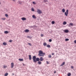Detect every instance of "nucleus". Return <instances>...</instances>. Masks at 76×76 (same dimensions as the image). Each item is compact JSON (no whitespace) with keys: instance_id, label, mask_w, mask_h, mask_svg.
Listing matches in <instances>:
<instances>
[{"instance_id":"nucleus-1","label":"nucleus","mask_w":76,"mask_h":76,"mask_svg":"<svg viewBox=\"0 0 76 76\" xmlns=\"http://www.w3.org/2000/svg\"><path fill=\"white\" fill-rule=\"evenodd\" d=\"M32 59L34 63H37V61H39V58H36V56H34L33 57Z\"/></svg>"},{"instance_id":"nucleus-2","label":"nucleus","mask_w":76,"mask_h":76,"mask_svg":"<svg viewBox=\"0 0 76 76\" xmlns=\"http://www.w3.org/2000/svg\"><path fill=\"white\" fill-rule=\"evenodd\" d=\"M43 51L41 50H39V53L38 54L39 56H42V57H43L44 55H42V54Z\"/></svg>"},{"instance_id":"nucleus-3","label":"nucleus","mask_w":76,"mask_h":76,"mask_svg":"<svg viewBox=\"0 0 76 76\" xmlns=\"http://www.w3.org/2000/svg\"><path fill=\"white\" fill-rule=\"evenodd\" d=\"M69 13V10H67L66 11V12H65V15L66 16H67V15H68V14Z\"/></svg>"},{"instance_id":"nucleus-4","label":"nucleus","mask_w":76,"mask_h":76,"mask_svg":"<svg viewBox=\"0 0 76 76\" xmlns=\"http://www.w3.org/2000/svg\"><path fill=\"white\" fill-rule=\"evenodd\" d=\"M37 12L38 14H41V13H42V11L41 10L39 9L37 10Z\"/></svg>"},{"instance_id":"nucleus-5","label":"nucleus","mask_w":76,"mask_h":76,"mask_svg":"<svg viewBox=\"0 0 76 76\" xmlns=\"http://www.w3.org/2000/svg\"><path fill=\"white\" fill-rule=\"evenodd\" d=\"M11 68H13L14 67V64L13 63H11Z\"/></svg>"},{"instance_id":"nucleus-6","label":"nucleus","mask_w":76,"mask_h":76,"mask_svg":"<svg viewBox=\"0 0 76 76\" xmlns=\"http://www.w3.org/2000/svg\"><path fill=\"white\" fill-rule=\"evenodd\" d=\"M28 56L29 57V60H31L32 59V57L31 56V55H30Z\"/></svg>"},{"instance_id":"nucleus-7","label":"nucleus","mask_w":76,"mask_h":76,"mask_svg":"<svg viewBox=\"0 0 76 76\" xmlns=\"http://www.w3.org/2000/svg\"><path fill=\"white\" fill-rule=\"evenodd\" d=\"M32 17L33 18H34V19H37V17L35 16V15H33L32 16Z\"/></svg>"},{"instance_id":"nucleus-8","label":"nucleus","mask_w":76,"mask_h":76,"mask_svg":"<svg viewBox=\"0 0 76 76\" xmlns=\"http://www.w3.org/2000/svg\"><path fill=\"white\" fill-rule=\"evenodd\" d=\"M43 60H44V59L43 58H42V57H41L40 58V61H42Z\"/></svg>"},{"instance_id":"nucleus-9","label":"nucleus","mask_w":76,"mask_h":76,"mask_svg":"<svg viewBox=\"0 0 76 76\" xmlns=\"http://www.w3.org/2000/svg\"><path fill=\"white\" fill-rule=\"evenodd\" d=\"M65 64V62H63L62 64H61L60 66H63V65H64V64Z\"/></svg>"},{"instance_id":"nucleus-10","label":"nucleus","mask_w":76,"mask_h":76,"mask_svg":"<svg viewBox=\"0 0 76 76\" xmlns=\"http://www.w3.org/2000/svg\"><path fill=\"white\" fill-rule=\"evenodd\" d=\"M21 19L22 20H26V18H25L23 17L21 18Z\"/></svg>"},{"instance_id":"nucleus-11","label":"nucleus","mask_w":76,"mask_h":76,"mask_svg":"<svg viewBox=\"0 0 76 76\" xmlns=\"http://www.w3.org/2000/svg\"><path fill=\"white\" fill-rule=\"evenodd\" d=\"M68 26H73V24L72 23H70L68 25Z\"/></svg>"},{"instance_id":"nucleus-12","label":"nucleus","mask_w":76,"mask_h":76,"mask_svg":"<svg viewBox=\"0 0 76 76\" xmlns=\"http://www.w3.org/2000/svg\"><path fill=\"white\" fill-rule=\"evenodd\" d=\"M29 31V30L28 29H26L25 31V32H28Z\"/></svg>"},{"instance_id":"nucleus-13","label":"nucleus","mask_w":76,"mask_h":76,"mask_svg":"<svg viewBox=\"0 0 76 76\" xmlns=\"http://www.w3.org/2000/svg\"><path fill=\"white\" fill-rule=\"evenodd\" d=\"M47 44L46 42H44L43 43V45L45 47V46H46L47 45Z\"/></svg>"},{"instance_id":"nucleus-14","label":"nucleus","mask_w":76,"mask_h":76,"mask_svg":"<svg viewBox=\"0 0 76 76\" xmlns=\"http://www.w3.org/2000/svg\"><path fill=\"white\" fill-rule=\"evenodd\" d=\"M64 32L66 33H68V32H69V30H65L64 31Z\"/></svg>"},{"instance_id":"nucleus-15","label":"nucleus","mask_w":76,"mask_h":76,"mask_svg":"<svg viewBox=\"0 0 76 76\" xmlns=\"http://www.w3.org/2000/svg\"><path fill=\"white\" fill-rule=\"evenodd\" d=\"M4 34H9V32L7 31H5L4 32Z\"/></svg>"},{"instance_id":"nucleus-16","label":"nucleus","mask_w":76,"mask_h":76,"mask_svg":"<svg viewBox=\"0 0 76 76\" xmlns=\"http://www.w3.org/2000/svg\"><path fill=\"white\" fill-rule=\"evenodd\" d=\"M66 24H67V22L66 21H64L63 23V25H66Z\"/></svg>"},{"instance_id":"nucleus-17","label":"nucleus","mask_w":76,"mask_h":76,"mask_svg":"<svg viewBox=\"0 0 76 76\" xmlns=\"http://www.w3.org/2000/svg\"><path fill=\"white\" fill-rule=\"evenodd\" d=\"M62 12L63 13H64V12H65V9H64V8L62 10Z\"/></svg>"},{"instance_id":"nucleus-18","label":"nucleus","mask_w":76,"mask_h":76,"mask_svg":"<svg viewBox=\"0 0 76 76\" xmlns=\"http://www.w3.org/2000/svg\"><path fill=\"white\" fill-rule=\"evenodd\" d=\"M50 45H48L47 46V47H48V48H50Z\"/></svg>"},{"instance_id":"nucleus-19","label":"nucleus","mask_w":76,"mask_h":76,"mask_svg":"<svg viewBox=\"0 0 76 76\" xmlns=\"http://www.w3.org/2000/svg\"><path fill=\"white\" fill-rule=\"evenodd\" d=\"M19 61H23V59H19Z\"/></svg>"},{"instance_id":"nucleus-20","label":"nucleus","mask_w":76,"mask_h":76,"mask_svg":"<svg viewBox=\"0 0 76 76\" xmlns=\"http://www.w3.org/2000/svg\"><path fill=\"white\" fill-rule=\"evenodd\" d=\"M67 76H71V73H69L68 74H67Z\"/></svg>"},{"instance_id":"nucleus-21","label":"nucleus","mask_w":76,"mask_h":76,"mask_svg":"<svg viewBox=\"0 0 76 76\" xmlns=\"http://www.w3.org/2000/svg\"><path fill=\"white\" fill-rule=\"evenodd\" d=\"M38 64H41V62L40 61H39V62H38Z\"/></svg>"},{"instance_id":"nucleus-22","label":"nucleus","mask_w":76,"mask_h":76,"mask_svg":"<svg viewBox=\"0 0 76 76\" xmlns=\"http://www.w3.org/2000/svg\"><path fill=\"white\" fill-rule=\"evenodd\" d=\"M8 73H6L4 75V76H7L8 75Z\"/></svg>"},{"instance_id":"nucleus-23","label":"nucleus","mask_w":76,"mask_h":76,"mask_svg":"<svg viewBox=\"0 0 76 76\" xmlns=\"http://www.w3.org/2000/svg\"><path fill=\"white\" fill-rule=\"evenodd\" d=\"M6 43L5 42H4L3 44V45H6Z\"/></svg>"},{"instance_id":"nucleus-24","label":"nucleus","mask_w":76,"mask_h":76,"mask_svg":"<svg viewBox=\"0 0 76 76\" xmlns=\"http://www.w3.org/2000/svg\"><path fill=\"white\" fill-rule=\"evenodd\" d=\"M28 44L30 46H32V44L31 43H28Z\"/></svg>"},{"instance_id":"nucleus-25","label":"nucleus","mask_w":76,"mask_h":76,"mask_svg":"<svg viewBox=\"0 0 76 76\" xmlns=\"http://www.w3.org/2000/svg\"><path fill=\"white\" fill-rule=\"evenodd\" d=\"M48 57L49 58H51V55H48Z\"/></svg>"},{"instance_id":"nucleus-26","label":"nucleus","mask_w":76,"mask_h":76,"mask_svg":"<svg viewBox=\"0 0 76 76\" xmlns=\"http://www.w3.org/2000/svg\"><path fill=\"white\" fill-rule=\"evenodd\" d=\"M31 11H32V12H34V9L33 8H31Z\"/></svg>"},{"instance_id":"nucleus-27","label":"nucleus","mask_w":76,"mask_h":76,"mask_svg":"<svg viewBox=\"0 0 76 76\" xmlns=\"http://www.w3.org/2000/svg\"><path fill=\"white\" fill-rule=\"evenodd\" d=\"M69 39H65V40L66 41H69Z\"/></svg>"},{"instance_id":"nucleus-28","label":"nucleus","mask_w":76,"mask_h":76,"mask_svg":"<svg viewBox=\"0 0 76 76\" xmlns=\"http://www.w3.org/2000/svg\"><path fill=\"white\" fill-rule=\"evenodd\" d=\"M55 23V22H54V21H52V24H54Z\"/></svg>"},{"instance_id":"nucleus-29","label":"nucleus","mask_w":76,"mask_h":76,"mask_svg":"<svg viewBox=\"0 0 76 76\" xmlns=\"http://www.w3.org/2000/svg\"><path fill=\"white\" fill-rule=\"evenodd\" d=\"M2 20H5L6 19V18H1Z\"/></svg>"},{"instance_id":"nucleus-30","label":"nucleus","mask_w":76,"mask_h":76,"mask_svg":"<svg viewBox=\"0 0 76 76\" xmlns=\"http://www.w3.org/2000/svg\"><path fill=\"white\" fill-rule=\"evenodd\" d=\"M5 16L6 17H8V15L7 14H6L5 15Z\"/></svg>"},{"instance_id":"nucleus-31","label":"nucleus","mask_w":76,"mask_h":76,"mask_svg":"<svg viewBox=\"0 0 76 76\" xmlns=\"http://www.w3.org/2000/svg\"><path fill=\"white\" fill-rule=\"evenodd\" d=\"M49 42H51V41H52V40H51V39H50L49 40Z\"/></svg>"},{"instance_id":"nucleus-32","label":"nucleus","mask_w":76,"mask_h":76,"mask_svg":"<svg viewBox=\"0 0 76 76\" xmlns=\"http://www.w3.org/2000/svg\"><path fill=\"white\" fill-rule=\"evenodd\" d=\"M6 67H7V66H4V68H6Z\"/></svg>"},{"instance_id":"nucleus-33","label":"nucleus","mask_w":76,"mask_h":76,"mask_svg":"<svg viewBox=\"0 0 76 76\" xmlns=\"http://www.w3.org/2000/svg\"><path fill=\"white\" fill-rule=\"evenodd\" d=\"M44 2H47L48 1L47 0H44Z\"/></svg>"},{"instance_id":"nucleus-34","label":"nucleus","mask_w":76,"mask_h":76,"mask_svg":"<svg viewBox=\"0 0 76 76\" xmlns=\"http://www.w3.org/2000/svg\"><path fill=\"white\" fill-rule=\"evenodd\" d=\"M45 53L42 52V55H43L44 56V55H45Z\"/></svg>"},{"instance_id":"nucleus-35","label":"nucleus","mask_w":76,"mask_h":76,"mask_svg":"<svg viewBox=\"0 0 76 76\" xmlns=\"http://www.w3.org/2000/svg\"><path fill=\"white\" fill-rule=\"evenodd\" d=\"M41 37H42L44 36V35L42 34H41Z\"/></svg>"},{"instance_id":"nucleus-36","label":"nucleus","mask_w":76,"mask_h":76,"mask_svg":"<svg viewBox=\"0 0 76 76\" xmlns=\"http://www.w3.org/2000/svg\"><path fill=\"white\" fill-rule=\"evenodd\" d=\"M46 62H47V64H49V62H48V61H46Z\"/></svg>"},{"instance_id":"nucleus-37","label":"nucleus","mask_w":76,"mask_h":76,"mask_svg":"<svg viewBox=\"0 0 76 76\" xmlns=\"http://www.w3.org/2000/svg\"><path fill=\"white\" fill-rule=\"evenodd\" d=\"M27 38H30V37L29 36H27Z\"/></svg>"},{"instance_id":"nucleus-38","label":"nucleus","mask_w":76,"mask_h":76,"mask_svg":"<svg viewBox=\"0 0 76 76\" xmlns=\"http://www.w3.org/2000/svg\"><path fill=\"white\" fill-rule=\"evenodd\" d=\"M71 69H73V66H71Z\"/></svg>"},{"instance_id":"nucleus-39","label":"nucleus","mask_w":76,"mask_h":76,"mask_svg":"<svg viewBox=\"0 0 76 76\" xmlns=\"http://www.w3.org/2000/svg\"><path fill=\"white\" fill-rule=\"evenodd\" d=\"M33 4H36L35 2H34V1H33Z\"/></svg>"},{"instance_id":"nucleus-40","label":"nucleus","mask_w":76,"mask_h":76,"mask_svg":"<svg viewBox=\"0 0 76 76\" xmlns=\"http://www.w3.org/2000/svg\"><path fill=\"white\" fill-rule=\"evenodd\" d=\"M52 56H53V55H54V53H53L52 54Z\"/></svg>"},{"instance_id":"nucleus-41","label":"nucleus","mask_w":76,"mask_h":76,"mask_svg":"<svg viewBox=\"0 0 76 76\" xmlns=\"http://www.w3.org/2000/svg\"><path fill=\"white\" fill-rule=\"evenodd\" d=\"M19 3V4H22V2H20Z\"/></svg>"},{"instance_id":"nucleus-42","label":"nucleus","mask_w":76,"mask_h":76,"mask_svg":"<svg viewBox=\"0 0 76 76\" xmlns=\"http://www.w3.org/2000/svg\"><path fill=\"white\" fill-rule=\"evenodd\" d=\"M56 73V71H55L54 72V73Z\"/></svg>"},{"instance_id":"nucleus-43","label":"nucleus","mask_w":76,"mask_h":76,"mask_svg":"<svg viewBox=\"0 0 76 76\" xmlns=\"http://www.w3.org/2000/svg\"><path fill=\"white\" fill-rule=\"evenodd\" d=\"M10 42H12V40H10Z\"/></svg>"},{"instance_id":"nucleus-44","label":"nucleus","mask_w":76,"mask_h":76,"mask_svg":"<svg viewBox=\"0 0 76 76\" xmlns=\"http://www.w3.org/2000/svg\"><path fill=\"white\" fill-rule=\"evenodd\" d=\"M13 1H15V0H13Z\"/></svg>"},{"instance_id":"nucleus-45","label":"nucleus","mask_w":76,"mask_h":76,"mask_svg":"<svg viewBox=\"0 0 76 76\" xmlns=\"http://www.w3.org/2000/svg\"><path fill=\"white\" fill-rule=\"evenodd\" d=\"M23 66H25V64H23Z\"/></svg>"},{"instance_id":"nucleus-46","label":"nucleus","mask_w":76,"mask_h":76,"mask_svg":"<svg viewBox=\"0 0 76 76\" xmlns=\"http://www.w3.org/2000/svg\"><path fill=\"white\" fill-rule=\"evenodd\" d=\"M13 75H14V74H13Z\"/></svg>"},{"instance_id":"nucleus-47","label":"nucleus","mask_w":76,"mask_h":76,"mask_svg":"<svg viewBox=\"0 0 76 76\" xmlns=\"http://www.w3.org/2000/svg\"><path fill=\"white\" fill-rule=\"evenodd\" d=\"M1 4V3H0V4Z\"/></svg>"}]
</instances>
